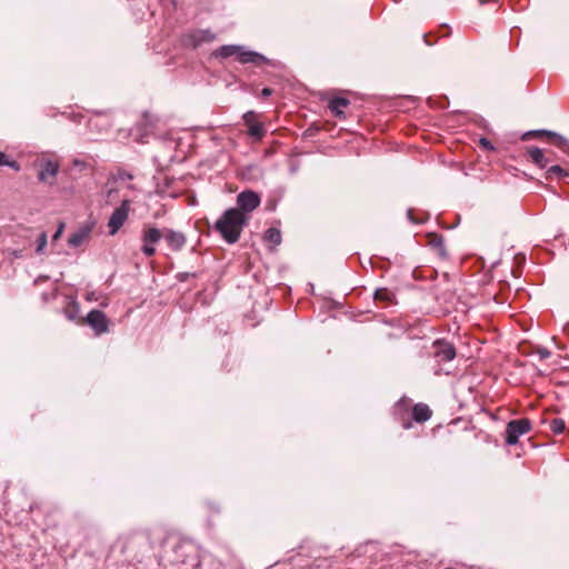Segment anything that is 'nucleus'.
<instances>
[{
	"label": "nucleus",
	"instance_id": "obj_1",
	"mask_svg": "<svg viewBox=\"0 0 569 569\" xmlns=\"http://www.w3.org/2000/svg\"><path fill=\"white\" fill-rule=\"evenodd\" d=\"M393 417L403 429L412 428V422L425 423L432 417V410L427 403H412V400L402 397L393 406Z\"/></svg>",
	"mask_w": 569,
	"mask_h": 569
},
{
	"label": "nucleus",
	"instance_id": "obj_2",
	"mask_svg": "<svg viewBox=\"0 0 569 569\" xmlns=\"http://www.w3.org/2000/svg\"><path fill=\"white\" fill-rule=\"evenodd\" d=\"M247 223V214L241 210L230 208L216 221L214 230L227 243L232 244L239 241Z\"/></svg>",
	"mask_w": 569,
	"mask_h": 569
},
{
	"label": "nucleus",
	"instance_id": "obj_3",
	"mask_svg": "<svg viewBox=\"0 0 569 569\" xmlns=\"http://www.w3.org/2000/svg\"><path fill=\"white\" fill-rule=\"evenodd\" d=\"M60 157L52 152H42L38 154V181L48 186H53L58 181L60 173Z\"/></svg>",
	"mask_w": 569,
	"mask_h": 569
},
{
	"label": "nucleus",
	"instance_id": "obj_4",
	"mask_svg": "<svg viewBox=\"0 0 569 569\" xmlns=\"http://www.w3.org/2000/svg\"><path fill=\"white\" fill-rule=\"evenodd\" d=\"M532 429V422L529 418L510 420L506 426L505 442L513 446L519 442V438L529 433Z\"/></svg>",
	"mask_w": 569,
	"mask_h": 569
},
{
	"label": "nucleus",
	"instance_id": "obj_5",
	"mask_svg": "<svg viewBox=\"0 0 569 569\" xmlns=\"http://www.w3.org/2000/svg\"><path fill=\"white\" fill-rule=\"evenodd\" d=\"M162 239V230L152 224H144L141 230V251L147 258L156 256V244Z\"/></svg>",
	"mask_w": 569,
	"mask_h": 569
},
{
	"label": "nucleus",
	"instance_id": "obj_6",
	"mask_svg": "<svg viewBox=\"0 0 569 569\" xmlns=\"http://www.w3.org/2000/svg\"><path fill=\"white\" fill-rule=\"evenodd\" d=\"M131 202L128 199L121 201L120 206L113 210L108 221V229L111 236H114L129 218Z\"/></svg>",
	"mask_w": 569,
	"mask_h": 569
},
{
	"label": "nucleus",
	"instance_id": "obj_7",
	"mask_svg": "<svg viewBox=\"0 0 569 569\" xmlns=\"http://www.w3.org/2000/svg\"><path fill=\"white\" fill-rule=\"evenodd\" d=\"M244 126L248 128V136L254 138L257 141H261L266 134V128L260 121V116L254 111H247L242 116Z\"/></svg>",
	"mask_w": 569,
	"mask_h": 569
},
{
	"label": "nucleus",
	"instance_id": "obj_8",
	"mask_svg": "<svg viewBox=\"0 0 569 569\" xmlns=\"http://www.w3.org/2000/svg\"><path fill=\"white\" fill-rule=\"evenodd\" d=\"M81 325H89L97 336L108 331L109 320L101 310H91L86 318L80 320Z\"/></svg>",
	"mask_w": 569,
	"mask_h": 569
},
{
	"label": "nucleus",
	"instance_id": "obj_9",
	"mask_svg": "<svg viewBox=\"0 0 569 569\" xmlns=\"http://www.w3.org/2000/svg\"><path fill=\"white\" fill-rule=\"evenodd\" d=\"M432 349L433 357L439 363L449 362L456 358L455 346L445 339L436 340L432 345Z\"/></svg>",
	"mask_w": 569,
	"mask_h": 569
},
{
	"label": "nucleus",
	"instance_id": "obj_10",
	"mask_svg": "<svg viewBox=\"0 0 569 569\" xmlns=\"http://www.w3.org/2000/svg\"><path fill=\"white\" fill-rule=\"evenodd\" d=\"M237 209L246 214L252 212L260 206V197L252 190H246L237 196Z\"/></svg>",
	"mask_w": 569,
	"mask_h": 569
},
{
	"label": "nucleus",
	"instance_id": "obj_11",
	"mask_svg": "<svg viewBox=\"0 0 569 569\" xmlns=\"http://www.w3.org/2000/svg\"><path fill=\"white\" fill-rule=\"evenodd\" d=\"M162 239L166 240L172 251H180L187 242V238L182 232L169 228L162 230Z\"/></svg>",
	"mask_w": 569,
	"mask_h": 569
},
{
	"label": "nucleus",
	"instance_id": "obj_12",
	"mask_svg": "<svg viewBox=\"0 0 569 569\" xmlns=\"http://www.w3.org/2000/svg\"><path fill=\"white\" fill-rule=\"evenodd\" d=\"M373 301L380 308H388L398 303L396 292L389 288H378L373 292Z\"/></svg>",
	"mask_w": 569,
	"mask_h": 569
},
{
	"label": "nucleus",
	"instance_id": "obj_13",
	"mask_svg": "<svg viewBox=\"0 0 569 569\" xmlns=\"http://www.w3.org/2000/svg\"><path fill=\"white\" fill-rule=\"evenodd\" d=\"M236 60L242 64H254V66H262L267 62V59L254 51L244 50L243 47H239V52L237 53Z\"/></svg>",
	"mask_w": 569,
	"mask_h": 569
},
{
	"label": "nucleus",
	"instance_id": "obj_14",
	"mask_svg": "<svg viewBox=\"0 0 569 569\" xmlns=\"http://www.w3.org/2000/svg\"><path fill=\"white\" fill-rule=\"evenodd\" d=\"M350 106V101L343 97H333L328 101V109L331 114L340 120H345V110Z\"/></svg>",
	"mask_w": 569,
	"mask_h": 569
},
{
	"label": "nucleus",
	"instance_id": "obj_15",
	"mask_svg": "<svg viewBox=\"0 0 569 569\" xmlns=\"http://www.w3.org/2000/svg\"><path fill=\"white\" fill-rule=\"evenodd\" d=\"M92 232V226L83 224L78 228L74 232H72L68 238L69 246L77 248L87 242Z\"/></svg>",
	"mask_w": 569,
	"mask_h": 569
},
{
	"label": "nucleus",
	"instance_id": "obj_16",
	"mask_svg": "<svg viewBox=\"0 0 569 569\" xmlns=\"http://www.w3.org/2000/svg\"><path fill=\"white\" fill-rule=\"evenodd\" d=\"M525 154L532 163H535L540 169L547 168L549 163V159L546 157L545 151L539 149L538 147H526Z\"/></svg>",
	"mask_w": 569,
	"mask_h": 569
},
{
	"label": "nucleus",
	"instance_id": "obj_17",
	"mask_svg": "<svg viewBox=\"0 0 569 569\" xmlns=\"http://www.w3.org/2000/svg\"><path fill=\"white\" fill-rule=\"evenodd\" d=\"M427 244L431 247L439 257L447 258V251L443 243V237L437 232H428L426 234Z\"/></svg>",
	"mask_w": 569,
	"mask_h": 569
},
{
	"label": "nucleus",
	"instance_id": "obj_18",
	"mask_svg": "<svg viewBox=\"0 0 569 569\" xmlns=\"http://www.w3.org/2000/svg\"><path fill=\"white\" fill-rule=\"evenodd\" d=\"M281 239H282V237H281L280 230L277 228H273V227L267 229L263 234L264 242L270 244L271 248H274L278 244H280Z\"/></svg>",
	"mask_w": 569,
	"mask_h": 569
},
{
	"label": "nucleus",
	"instance_id": "obj_19",
	"mask_svg": "<svg viewBox=\"0 0 569 569\" xmlns=\"http://www.w3.org/2000/svg\"><path fill=\"white\" fill-rule=\"evenodd\" d=\"M549 143L553 144L558 149H560L562 152L569 154V140L565 137L552 132Z\"/></svg>",
	"mask_w": 569,
	"mask_h": 569
},
{
	"label": "nucleus",
	"instance_id": "obj_20",
	"mask_svg": "<svg viewBox=\"0 0 569 569\" xmlns=\"http://www.w3.org/2000/svg\"><path fill=\"white\" fill-rule=\"evenodd\" d=\"M552 131L548 130H532L522 134L521 140H530V139H545L549 142Z\"/></svg>",
	"mask_w": 569,
	"mask_h": 569
},
{
	"label": "nucleus",
	"instance_id": "obj_21",
	"mask_svg": "<svg viewBox=\"0 0 569 569\" xmlns=\"http://www.w3.org/2000/svg\"><path fill=\"white\" fill-rule=\"evenodd\" d=\"M239 47L240 46H233V44L222 46L216 51V56L221 57V58H229V57L236 58L237 53L239 52Z\"/></svg>",
	"mask_w": 569,
	"mask_h": 569
},
{
	"label": "nucleus",
	"instance_id": "obj_22",
	"mask_svg": "<svg viewBox=\"0 0 569 569\" xmlns=\"http://www.w3.org/2000/svg\"><path fill=\"white\" fill-rule=\"evenodd\" d=\"M569 172L561 168L560 166H551L546 171V179L551 180L553 178H563L568 177Z\"/></svg>",
	"mask_w": 569,
	"mask_h": 569
},
{
	"label": "nucleus",
	"instance_id": "obj_23",
	"mask_svg": "<svg viewBox=\"0 0 569 569\" xmlns=\"http://www.w3.org/2000/svg\"><path fill=\"white\" fill-rule=\"evenodd\" d=\"M549 429L552 433L555 435H561L565 432L566 430V422L563 419L561 418H553L550 422H549Z\"/></svg>",
	"mask_w": 569,
	"mask_h": 569
},
{
	"label": "nucleus",
	"instance_id": "obj_24",
	"mask_svg": "<svg viewBox=\"0 0 569 569\" xmlns=\"http://www.w3.org/2000/svg\"><path fill=\"white\" fill-rule=\"evenodd\" d=\"M478 146L480 149L485 150V151H488V152H493L496 151V147L493 146V143L485 138V137H481L479 140H478Z\"/></svg>",
	"mask_w": 569,
	"mask_h": 569
},
{
	"label": "nucleus",
	"instance_id": "obj_25",
	"mask_svg": "<svg viewBox=\"0 0 569 569\" xmlns=\"http://www.w3.org/2000/svg\"><path fill=\"white\" fill-rule=\"evenodd\" d=\"M78 309H79L78 303H77L76 301H72V302H70V303L67 306V308H66V312H67V315L69 316V318H71V319H72V318H73L72 313H73V312H77V311H78Z\"/></svg>",
	"mask_w": 569,
	"mask_h": 569
},
{
	"label": "nucleus",
	"instance_id": "obj_26",
	"mask_svg": "<svg viewBox=\"0 0 569 569\" xmlns=\"http://www.w3.org/2000/svg\"><path fill=\"white\" fill-rule=\"evenodd\" d=\"M423 39H425V42L428 44V46H432L437 42V36L436 33L433 32H430V33H427L423 36Z\"/></svg>",
	"mask_w": 569,
	"mask_h": 569
},
{
	"label": "nucleus",
	"instance_id": "obj_27",
	"mask_svg": "<svg viewBox=\"0 0 569 569\" xmlns=\"http://www.w3.org/2000/svg\"><path fill=\"white\" fill-rule=\"evenodd\" d=\"M63 229H64V223L63 222H60L59 226H58V229L57 231L54 232V234L52 236V240L56 241L60 238V236L62 234L63 232Z\"/></svg>",
	"mask_w": 569,
	"mask_h": 569
},
{
	"label": "nucleus",
	"instance_id": "obj_28",
	"mask_svg": "<svg viewBox=\"0 0 569 569\" xmlns=\"http://www.w3.org/2000/svg\"><path fill=\"white\" fill-rule=\"evenodd\" d=\"M6 166H8V167L12 168V169H13V170H16V171H19V170H20V168H21L18 161H16V160H9V159H8V163H6Z\"/></svg>",
	"mask_w": 569,
	"mask_h": 569
},
{
	"label": "nucleus",
	"instance_id": "obj_29",
	"mask_svg": "<svg viewBox=\"0 0 569 569\" xmlns=\"http://www.w3.org/2000/svg\"><path fill=\"white\" fill-rule=\"evenodd\" d=\"M439 33L440 36L439 37H448L450 34V29L448 26H441L439 28Z\"/></svg>",
	"mask_w": 569,
	"mask_h": 569
},
{
	"label": "nucleus",
	"instance_id": "obj_30",
	"mask_svg": "<svg viewBox=\"0 0 569 569\" xmlns=\"http://www.w3.org/2000/svg\"><path fill=\"white\" fill-rule=\"evenodd\" d=\"M47 243L46 234H41L38 239V251Z\"/></svg>",
	"mask_w": 569,
	"mask_h": 569
},
{
	"label": "nucleus",
	"instance_id": "obj_31",
	"mask_svg": "<svg viewBox=\"0 0 569 569\" xmlns=\"http://www.w3.org/2000/svg\"><path fill=\"white\" fill-rule=\"evenodd\" d=\"M273 90L271 88H263L261 90V97L268 98L272 94Z\"/></svg>",
	"mask_w": 569,
	"mask_h": 569
},
{
	"label": "nucleus",
	"instance_id": "obj_32",
	"mask_svg": "<svg viewBox=\"0 0 569 569\" xmlns=\"http://www.w3.org/2000/svg\"><path fill=\"white\" fill-rule=\"evenodd\" d=\"M6 163H8V156L4 152L0 151V167L6 166Z\"/></svg>",
	"mask_w": 569,
	"mask_h": 569
},
{
	"label": "nucleus",
	"instance_id": "obj_33",
	"mask_svg": "<svg viewBox=\"0 0 569 569\" xmlns=\"http://www.w3.org/2000/svg\"><path fill=\"white\" fill-rule=\"evenodd\" d=\"M525 260H526V258H525V256H523V254H517V256L515 257V261H516V263H517L518 266L523 264V263H525Z\"/></svg>",
	"mask_w": 569,
	"mask_h": 569
},
{
	"label": "nucleus",
	"instance_id": "obj_34",
	"mask_svg": "<svg viewBox=\"0 0 569 569\" xmlns=\"http://www.w3.org/2000/svg\"><path fill=\"white\" fill-rule=\"evenodd\" d=\"M519 33H520V29H519V28H513V29H511V36H512V37H513V36H519Z\"/></svg>",
	"mask_w": 569,
	"mask_h": 569
},
{
	"label": "nucleus",
	"instance_id": "obj_35",
	"mask_svg": "<svg viewBox=\"0 0 569 569\" xmlns=\"http://www.w3.org/2000/svg\"><path fill=\"white\" fill-rule=\"evenodd\" d=\"M179 279L180 280H184L186 279V274L179 276Z\"/></svg>",
	"mask_w": 569,
	"mask_h": 569
},
{
	"label": "nucleus",
	"instance_id": "obj_36",
	"mask_svg": "<svg viewBox=\"0 0 569 569\" xmlns=\"http://www.w3.org/2000/svg\"><path fill=\"white\" fill-rule=\"evenodd\" d=\"M179 279L180 280H184L186 279V274L179 276Z\"/></svg>",
	"mask_w": 569,
	"mask_h": 569
}]
</instances>
